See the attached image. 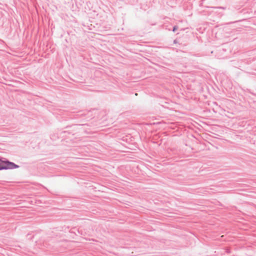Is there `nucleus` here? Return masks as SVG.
<instances>
[{
    "label": "nucleus",
    "mask_w": 256,
    "mask_h": 256,
    "mask_svg": "<svg viewBox=\"0 0 256 256\" xmlns=\"http://www.w3.org/2000/svg\"><path fill=\"white\" fill-rule=\"evenodd\" d=\"M178 30V26H174L173 28V32H176Z\"/></svg>",
    "instance_id": "f03ea898"
},
{
    "label": "nucleus",
    "mask_w": 256,
    "mask_h": 256,
    "mask_svg": "<svg viewBox=\"0 0 256 256\" xmlns=\"http://www.w3.org/2000/svg\"><path fill=\"white\" fill-rule=\"evenodd\" d=\"M18 167V166L13 162L0 159V170L14 169Z\"/></svg>",
    "instance_id": "f257e3e1"
}]
</instances>
